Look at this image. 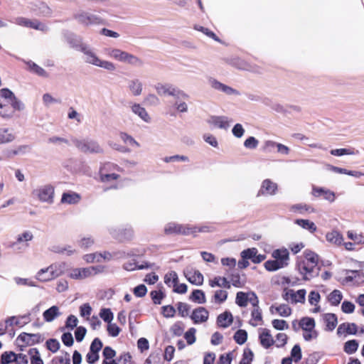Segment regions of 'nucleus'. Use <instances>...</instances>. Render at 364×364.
Returning a JSON list of instances; mask_svg holds the SVG:
<instances>
[{
    "label": "nucleus",
    "instance_id": "nucleus-1",
    "mask_svg": "<svg viewBox=\"0 0 364 364\" xmlns=\"http://www.w3.org/2000/svg\"><path fill=\"white\" fill-rule=\"evenodd\" d=\"M0 117L9 119L14 117L16 111L24 109V104L10 90H0Z\"/></svg>",
    "mask_w": 364,
    "mask_h": 364
},
{
    "label": "nucleus",
    "instance_id": "nucleus-2",
    "mask_svg": "<svg viewBox=\"0 0 364 364\" xmlns=\"http://www.w3.org/2000/svg\"><path fill=\"white\" fill-rule=\"evenodd\" d=\"M73 46L82 53L83 60L86 63L103 68L109 72H114L117 70V65L113 62L101 59L89 45L80 43L78 45H73Z\"/></svg>",
    "mask_w": 364,
    "mask_h": 364
},
{
    "label": "nucleus",
    "instance_id": "nucleus-3",
    "mask_svg": "<svg viewBox=\"0 0 364 364\" xmlns=\"http://www.w3.org/2000/svg\"><path fill=\"white\" fill-rule=\"evenodd\" d=\"M318 262L317 254L310 250L304 251L303 257L298 260L296 264L297 269L304 280H309L315 276Z\"/></svg>",
    "mask_w": 364,
    "mask_h": 364
},
{
    "label": "nucleus",
    "instance_id": "nucleus-4",
    "mask_svg": "<svg viewBox=\"0 0 364 364\" xmlns=\"http://www.w3.org/2000/svg\"><path fill=\"white\" fill-rule=\"evenodd\" d=\"M273 259H269L264 263L265 269L268 272H276L288 267L290 261V254L286 247L274 250L272 252Z\"/></svg>",
    "mask_w": 364,
    "mask_h": 364
},
{
    "label": "nucleus",
    "instance_id": "nucleus-5",
    "mask_svg": "<svg viewBox=\"0 0 364 364\" xmlns=\"http://www.w3.org/2000/svg\"><path fill=\"white\" fill-rule=\"evenodd\" d=\"M65 262H55L46 267L40 269L36 274L35 278L41 282H50L64 273Z\"/></svg>",
    "mask_w": 364,
    "mask_h": 364
},
{
    "label": "nucleus",
    "instance_id": "nucleus-6",
    "mask_svg": "<svg viewBox=\"0 0 364 364\" xmlns=\"http://www.w3.org/2000/svg\"><path fill=\"white\" fill-rule=\"evenodd\" d=\"M107 55L112 59L132 66H141L142 60L137 56L117 48L105 50Z\"/></svg>",
    "mask_w": 364,
    "mask_h": 364
},
{
    "label": "nucleus",
    "instance_id": "nucleus-7",
    "mask_svg": "<svg viewBox=\"0 0 364 364\" xmlns=\"http://www.w3.org/2000/svg\"><path fill=\"white\" fill-rule=\"evenodd\" d=\"M104 272L102 266H90L86 267H72L68 270L67 276L73 280H85Z\"/></svg>",
    "mask_w": 364,
    "mask_h": 364
},
{
    "label": "nucleus",
    "instance_id": "nucleus-8",
    "mask_svg": "<svg viewBox=\"0 0 364 364\" xmlns=\"http://www.w3.org/2000/svg\"><path fill=\"white\" fill-rule=\"evenodd\" d=\"M73 144L78 151L84 154H102L103 148L96 140L90 138H75Z\"/></svg>",
    "mask_w": 364,
    "mask_h": 364
},
{
    "label": "nucleus",
    "instance_id": "nucleus-9",
    "mask_svg": "<svg viewBox=\"0 0 364 364\" xmlns=\"http://www.w3.org/2000/svg\"><path fill=\"white\" fill-rule=\"evenodd\" d=\"M208 227H191L186 225H181L175 223H169L164 228V232L166 235L180 234L184 235H195L199 232H208Z\"/></svg>",
    "mask_w": 364,
    "mask_h": 364
},
{
    "label": "nucleus",
    "instance_id": "nucleus-10",
    "mask_svg": "<svg viewBox=\"0 0 364 364\" xmlns=\"http://www.w3.org/2000/svg\"><path fill=\"white\" fill-rule=\"evenodd\" d=\"M122 171L121 168L112 163L104 164L100 169V178L102 182L108 183L117 180L119 177L118 172Z\"/></svg>",
    "mask_w": 364,
    "mask_h": 364
},
{
    "label": "nucleus",
    "instance_id": "nucleus-11",
    "mask_svg": "<svg viewBox=\"0 0 364 364\" xmlns=\"http://www.w3.org/2000/svg\"><path fill=\"white\" fill-rule=\"evenodd\" d=\"M315 321L310 317L302 318L299 321V326L304 331L303 337L305 341H310L318 337V332L315 330Z\"/></svg>",
    "mask_w": 364,
    "mask_h": 364
},
{
    "label": "nucleus",
    "instance_id": "nucleus-12",
    "mask_svg": "<svg viewBox=\"0 0 364 364\" xmlns=\"http://www.w3.org/2000/svg\"><path fill=\"white\" fill-rule=\"evenodd\" d=\"M33 196L43 203H53L54 197V188L51 185L41 186L32 192Z\"/></svg>",
    "mask_w": 364,
    "mask_h": 364
},
{
    "label": "nucleus",
    "instance_id": "nucleus-13",
    "mask_svg": "<svg viewBox=\"0 0 364 364\" xmlns=\"http://www.w3.org/2000/svg\"><path fill=\"white\" fill-rule=\"evenodd\" d=\"M306 291L304 289L294 291L291 289H284L282 295L283 299L291 304L304 303Z\"/></svg>",
    "mask_w": 364,
    "mask_h": 364
},
{
    "label": "nucleus",
    "instance_id": "nucleus-14",
    "mask_svg": "<svg viewBox=\"0 0 364 364\" xmlns=\"http://www.w3.org/2000/svg\"><path fill=\"white\" fill-rule=\"evenodd\" d=\"M235 303L240 307H245L248 303L255 306L257 304H259V300L253 291H238L236 294Z\"/></svg>",
    "mask_w": 364,
    "mask_h": 364
},
{
    "label": "nucleus",
    "instance_id": "nucleus-15",
    "mask_svg": "<svg viewBox=\"0 0 364 364\" xmlns=\"http://www.w3.org/2000/svg\"><path fill=\"white\" fill-rule=\"evenodd\" d=\"M33 235L30 230H24L16 237V240L11 244V247L20 250L29 246V242L33 240Z\"/></svg>",
    "mask_w": 364,
    "mask_h": 364
},
{
    "label": "nucleus",
    "instance_id": "nucleus-16",
    "mask_svg": "<svg viewBox=\"0 0 364 364\" xmlns=\"http://www.w3.org/2000/svg\"><path fill=\"white\" fill-rule=\"evenodd\" d=\"M155 90L159 95L178 96L183 98H188V95L183 92L178 91L171 85L159 82L154 86Z\"/></svg>",
    "mask_w": 364,
    "mask_h": 364
},
{
    "label": "nucleus",
    "instance_id": "nucleus-17",
    "mask_svg": "<svg viewBox=\"0 0 364 364\" xmlns=\"http://www.w3.org/2000/svg\"><path fill=\"white\" fill-rule=\"evenodd\" d=\"M278 192V185L269 178L262 181L257 196H273Z\"/></svg>",
    "mask_w": 364,
    "mask_h": 364
},
{
    "label": "nucleus",
    "instance_id": "nucleus-18",
    "mask_svg": "<svg viewBox=\"0 0 364 364\" xmlns=\"http://www.w3.org/2000/svg\"><path fill=\"white\" fill-rule=\"evenodd\" d=\"M208 83L213 89L220 91L228 95L238 96L240 95V92L236 89L226 85L215 78L210 77L208 80Z\"/></svg>",
    "mask_w": 364,
    "mask_h": 364
},
{
    "label": "nucleus",
    "instance_id": "nucleus-19",
    "mask_svg": "<svg viewBox=\"0 0 364 364\" xmlns=\"http://www.w3.org/2000/svg\"><path fill=\"white\" fill-rule=\"evenodd\" d=\"M232 120L226 116H211L208 119V123L215 127L222 129H228Z\"/></svg>",
    "mask_w": 364,
    "mask_h": 364
},
{
    "label": "nucleus",
    "instance_id": "nucleus-20",
    "mask_svg": "<svg viewBox=\"0 0 364 364\" xmlns=\"http://www.w3.org/2000/svg\"><path fill=\"white\" fill-rule=\"evenodd\" d=\"M14 23L18 26L32 28L39 31L47 30V26L38 21H31L23 17H17L14 19Z\"/></svg>",
    "mask_w": 364,
    "mask_h": 364
},
{
    "label": "nucleus",
    "instance_id": "nucleus-21",
    "mask_svg": "<svg viewBox=\"0 0 364 364\" xmlns=\"http://www.w3.org/2000/svg\"><path fill=\"white\" fill-rule=\"evenodd\" d=\"M325 238L329 244L335 247L341 246L344 241L342 233L337 230H332L327 232Z\"/></svg>",
    "mask_w": 364,
    "mask_h": 364
},
{
    "label": "nucleus",
    "instance_id": "nucleus-22",
    "mask_svg": "<svg viewBox=\"0 0 364 364\" xmlns=\"http://www.w3.org/2000/svg\"><path fill=\"white\" fill-rule=\"evenodd\" d=\"M132 112L138 116L142 121L146 123H150L151 117L148 114L146 109L139 103H134L130 107Z\"/></svg>",
    "mask_w": 364,
    "mask_h": 364
},
{
    "label": "nucleus",
    "instance_id": "nucleus-23",
    "mask_svg": "<svg viewBox=\"0 0 364 364\" xmlns=\"http://www.w3.org/2000/svg\"><path fill=\"white\" fill-rule=\"evenodd\" d=\"M16 134L14 130L9 127L0 128V145L9 144L16 139Z\"/></svg>",
    "mask_w": 364,
    "mask_h": 364
},
{
    "label": "nucleus",
    "instance_id": "nucleus-24",
    "mask_svg": "<svg viewBox=\"0 0 364 364\" xmlns=\"http://www.w3.org/2000/svg\"><path fill=\"white\" fill-rule=\"evenodd\" d=\"M259 339L260 344L265 348H269L274 342L269 330L267 328L259 330Z\"/></svg>",
    "mask_w": 364,
    "mask_h": 364
},
{
    "label": "nucleus",
    "instance_id": "nucleus-25",
    "mask_svg": "<svg viewBox=\"0 0 364 364\" xmlns=\"http://www.w3.org/2000/svg\"><path fill=\"white\" fill-rule=\"evenodd\" d=\"M208 316L209 313L205 308L198 307L193 311L191 318L194 323H200L205 322L208 319Z\"/></svg>",
    "mask_w": 364,
    "mask_h": 364
},
{
    "label": "nucleus",
    "instance_id": "nucleus-26",
    "mask_svg": "<svg viewBox=\"0 0 364 364\" xmlns=\"http://www.w3.org/2000/svg\"><path fill=\"white\" fill-rule=\"evenodd\" d=\"M128 90L133 96L137 97L143 92V83L138 78H134L128 82Z\"/></svg>",
    "mask_w": 364,
    "mask_h": 364
},
{
    "label": "nucleus",
    "instance_id": "nucleus-27",
    "mask_svg": "<svg viewBox=\"0 0 364 364\" xmlns=\"http://www.w3.org/2000/svg\"><path fill=\"white\" fill-rule=\"evenodd\" d=\"M186 279L192 284L200 286L203 282V276L198 270H187L185 272Z\"/></svg>",
    "mask_w": 364,
    "mask_h": 364
},
{
    "label": "nucleus",
    "instance_id": "nucleus-28",
    "mask_svg": "<svg viewBox=\"0 0 364 364\" xmlns=\"http://www.w3.org/2000/svg\"><path fill=\"white\" fill-rule=\"evenodd\" d=\"M312 193L316 197L323 196L324 199L332 203L335 200V193L323 188L314 187L312 190Z\"/></svg>",
    "mask_w": 364,
    "mask_h": 364
},
{
    "label": "nucleus",
    "instance_id": "nucleus-29",
    "mask_svg": "<svg viewBox=\"0 0 364 364\" xmlns=\"http://www.w3.org/2000/svg\"><path fill=\"white\" fill-rule=\"evenodd\" d=\"M259 304H257L253 306V309L251 312V318L250 320V324L252 326H257L262 324V316L260 308L259 307Z\"/></svg>",
    "mask_w": 364,
    "mask_h": 364
},
{
    "label": "nucleus",
    "instance_id": "nucleus-30",
    "mask_svg": "<svg viewBox=\"0 0 364 364\" xmlns=\"http://www.w3.org/2000/svg\"><path fill=\"white\" fill-rule=\"evenodd\" d=\"M60 315L61 312L59 307L57 306H52L43 312V317L46 322H51Z\"/></svg>",
    "mask_w": 364,
    "mask_h": 364
},
{
    "label": "nucleus",
    "instance_id": "nucleus-31",
    "mask_svg": "<svg viewBox=\"0 0 364 364\" xmlns=\"http://www.w3.org/2000/svg\"><path fill=\"white\" fill-rule=\"evenodd\" d=\"M31 149L29 145H18L14 147V149L8 150L7 157L12 158L15 156L25 155L30 152Z\"/></svg>",
    "mask_w": 364,
    "mask_h": 364
},
{
    "label": "nucleus",
    "instance_id": "nucleus-32",
    "mask_svg": "<svg viewBox=\"0 0 364 364\" xmlns=\"http://www.w3.org/2000/svg\"><path fill=\"white\" fill-rule=\"evenodd\" d=\"M81 199L80 196L75 192L64 193L61 198V203L65 204H76L80 202Z\"/></svg>",
    "mask_w": 364,
    "mask_h": 364
},
{
    "label": "nucleus",
    "instance_id": "nucleus-33",
    "mask_svg": "<svg viewBox=\"0 0 364 364\" xmlns=\"http://www.w3.org/2000/svg\"><path fill=\"white\" fill-rule=\"evenodd\" d=\"M294 223L302 229L308 230L311 233H314L317 230L316 224L309 220L296 219Z\"/></svg>",
    "mask_w": 364,
    "mask_h": 364
},
{
    "label": "nucleus",
    "instance_id": "nucleus-34",
    "mask_svg": "<svg viewBox=\"0 0 364 364\" xmlns=\"http://www.w3.org/2000/svg\"><path fill=\"white\" fill-rule=\"evenodd\" d=\"M233 317L231 313L225 311L218 316L217 323L219 326L227 328L232 323Z\"/></svg>",
    "mask_w": 364,
    "mask_h": 364
},
{
    "label": "nucleus",
    "instance_id": "nucleus-35",
    "mask_svg": "<svg viewBox=\"0 0 364 364\" xmlns=\"http://www.w3.org/2000/svg\"><path fill=\"white\" fill-rule=\"evenodd\" d=\"M290 210L292 213H298V214H304L307 213H314L316 212V210L306 204H295L291 206Z\"/></svg>",
    "mask_w": 364,
    "mask_h": 364
},
{
    "label": "nucleus",
    "instance_id": "nucleus-36",
    "mask_svg": "<svg viewBox=\"0 0 364 364\" xmlns=\"http://www.w3.org/2000/svg\"><path fill=\"white\" fill-rule=\"evenodd\" d=\"M209 285L212 287H223L229 289L230 288V284L225 277H215L213 279H209Z\"/></svg>",
    "mask_w": 364,
    "mask_h": 364
},
{
    "label": "nucleus",
    "instance_id": "nucleus-37",
    "mask_svg": "<svg viewBox=\"0 0 364 364\" xmlns=\"http://www.w3.org/2000/svg\"><path fill=\"white\" fill-rule=\"evenodd\" d=\"M323 319L327 330L333 331L336 328L338 321L334 314H325L323 316Z\"/></svg>",
    "mask_w": 364,
    "mask_h": 364
},
{
    "label": "nucleus",
    "instance_id": "nucleus-38",
    "mask_svg": "<svg viewBox=\"0 0 364 364\" xmlns=\"http://www.w3.org/2000/svg\"><path fill=\"white\" fill-rule=\"evenodd\" d=\"M271 311L272 313L276 312L278 315L282 317H288L291 314V309L287 304H280L277 306H272Z\"/></svg>",
    "mask_w": 364,
    "mask_h": 364
},
{
    "label": "nucleus",
    "instance_id": "nucleus-39",
    "mask_svg": "<svg viewBox=\"0 0 364 364\" xmlns=\"http://www.w3.org/2000/svg\"><path fill=\"white\" fill-rule=\"evenodd\" d=\"M26 65H27L28 69L29 70L30 72H31L36 75H38L39 76H41V77H47L48 76L46 71L43 68L40 67L35 63H33L32 61H28L26 63Z\"/></svg>",
    "mask_w": 364,
    "mask_h": 364
},
{
    "label": "nucleus",
    "instance_id": "nucleus-40",
    "mask_svg": "<svg viewBox=\"0 0 364 364\" xmlns=\"http://www.w3.org/2000/svg\"><path fill=\"white\" fill-rule=\"evenodd\" d=\"M343 298L341 291L335 289L328 296V300L333 306H338Z\"/></svg>",
    "mask_w": 364,
    "mask_h": 364
},
{
    "label": "nucleus",
    "instance_id": "nucleus-41",
    "mask_svg": "<svg viewBox=\"0 0 364 364\" xmlns=\"http://www.w3.org/2000/svg\"><path fill=\"white\" fill-rule=\"evenodd\" d=\"M190 299L198 304H204L206 301L205 293L200 289L194 290L190 296Z\"/></svg>",
    "mask_w": 364,
    "mask_h": 364
},
{
    "label": "nucleus",
    "instance_id": "nucleus-42",
    "mask_svg": "<svg viewBox=\"0 0 364 364\" xmlns=\"http://www.w3.org/2000/svg\"><path fill=\"white\" fill-rule=\"evenodd\" d=\"M228 291L223 289L216 290L214 293L213 300L215 303L220 304L224 303L228 299Z\"/></svg>",
    "mask_w": 364,
    "mask_h": 364
},
{
    "label": "nucleus",
    "instance_id": "nucleus-43",
    "mask_svg": "<svg viewBox=\"0 0 364 364\" xmlns=\"http://www.w3.org/2000/svg\"><path fill=\"white\" fill-rule=\"evenodd\" d=\"M48 142L50 144L62 146L69 145V140L65 137L59 136H52L48 139Z\"/></svg>",
    "mask_w": 364,
    "mask_h": 364
},
{
    "label": "nucleus",
    "instance_id": "nucleus-44",
    "mask_svg": "<svg viewBox=\"0 0 364 364\" xmlns=\"http://www.w3.org/2000/svg\"><path fill=\"white\" fill-rule=\"evenodd\" d=\"M20 320L21 318L16 316H11L7 318L5 321V326H2L0 328V335H3L5 333L6 328L8 326H19L21 324Z\"/></svg>",
    "mask_w": 364,
    "mask_h": 364
},
{
    "label": "nucleus",
    "instance_id": "nucleus-45",
    "mask_svg": "<svg viewBox=\"0 0 364 364\" xmlns=\"http://www.w3.org/2000/svg\"><path fill=\"white\" fill-rule=\"evenodd\" d=\"M347 237L348 239L353 241L355 245H364V235L363 234L357 233L353 230L347 232Z\"/></svg>",
    "mask_w": 364,
    "mask_h": 364
},
{
    "label": "nucleus",
    "instance_id": "nucleus-46",
    "mask_svg": "<svg viewBox=\"0 0 364 364\" xmlns=\"http://www.w3.org/2000/svg\"><path fill=\"white\" fill-rule=\"evenodd\" d=\"M102 254L99 252L87 254L83 256V259L87 263H94L102 262Z\"/></svg>",
    "mask_w": 364,
    "mask_h": 364
},
{
    "label": "nucleus",
    "instance_id": "nucleus-47",
    "mask_svg": "<svg viewBox=\"0 0 364 364\" xmlns=\"http://www.w3.org/2000/svg\"><path fill=\"white\" fill-rule=\"evenodd\" d=\"M178 282V274L174 271H171L166 274L164 277V282L168 287H173Z\"/></svg>",
    "mask_w": 364,
    "mask_h": 364
},
{
    "label": "nucleus",
    "instance_id": "nucleus-48",
    "mask_svg": "<svg viewBox=\"0 0 364 364\" xmlns=\"http://www.w3.org/2000/svg\"><path fill=\"white\" fill-rule=\"evenodd\" d=\"M33 337H36V335L27 333H22L18 336L17 341L18 343H22L25 345H31L33 343Z\"/></svg>",
    "mask_w": 364,
    "mask_h": 364
},
{
    "label": "nucleus",
    "instance_id": "nucleus-49",
    "mask_svg": "<svg viewBox=\"0 0 364 364\" xmlns=\"http://www.w3.org/2000/svg\"><path fill=\"white\" fill-rule=\"evenodd\" d=\"M144 102L149 106H157L160 104V100L155 94L150 93L144 97Z\"/></svg>",
    "mask_w": 364,
    "mask_h": 364
},
{
    "label": "nucleus",
    "instance_id": "nucleus-50",
    "mask_svg": "<svg viewBox=\"0 0 364 364\" xmlns=\"http://www.w3.org/2000/svg\"><path fill=\"white\" fill-rule=\"evenodd\" d=\"M358 348V343L355 340L347 341L344 345V351L348 354L354 353Z\"/></svg>",
    "mask_w": 364,
    "mask_h": 364
},
{
    "label": "nucleus",
    "instance_id": "nucleus-51",
    "mask_svg": "<svg viewBox=\"0 0 364 364\" xmlns=\"http://www.w3.org/2000/svg\"><path fill=\"white\" fill-rule=\"evenodd\" d=\"M258 252V250L255 247L248 248L246 250H244L241 252L240 255L242 259H251L252 262L253 261V259L255 258V256H256V253Z\"/></svg>",
    "mask_w": 364,
    "mask_h": 364
},
{
    "label": "nucleus",
    "instance_id": "nucleus-52",
    "mask_svg": "<svg viewBox=\"0 0 364 364\" xmlns=\"http://www.w3.org/2000/svg\"><path fill=\"white\" fill-rule=\"evenodd\" d=\"M16 358V354L12 351L5 352L1 355V364H9L13 362H15V359Z\"/></svg>",
    "mask_w": 364,
    "mask_h": 364
},
{
    "label": "nucleus",
    "instance_id": "nucleus-53",
    "mask_svg": "<svg viewBox=\"0 0 364 364\" xmlns=\"http://www.w3.org/2000/svg\"><path fill=\"white\" fill-rule=\"evenodd\" d=\"M100 316L107 323L112 322L114 318L113 313L111 311L110 309L107 308H103L100 310Z\"/></svg>",
    "mask_w": 364,
    "mask_h": 364
},
{
    "label": "nucleus",
    "instance_id": "nucleus-54",
    "mask_svg": "<svg viewBox=\"0 0 364 364\" xmlns=\"http://www.w3.org/2000/svg\"><path fill=\"white\" fill-rule=\"evenodd\" d=\"M247 338V333L245 330H238L234 335L235 342L240 345L245 343Z\"/></svg>",
    "mask_w": 364,
    "mask_h": 364
},
{
    "label": "nucleus",
    "instance_id": "nucleus-55",
    "mask_svg": "<svg viewBox=\"0 0 364 364\" xmlns=\"http://www.w3.org/2000/svg\"><path fill=\"white\" fill-rule=\"evenodd\" d=\"M196 329L194 328H189L184 334V338L186 339L188 345H192L196 342Z\"/></svg>",
    "mask_w": 364,
    "mask_h": 364
},
{
    "label": "nucleus",
    "instance_id": "nucleus-56",
    "mask_svg": "<svg viewBox=\"0 0 364 364\" xmlns=\"http://www.w3.org/2000/svg\"><path fill=\"white\" fill-rule=\"evenodd\" d=\"M107 331L110 336L117 337L119 334L121 329L116 323L110 322L107 323Z\"/></svg>",
    "mask_w": 364,
    "mask_h": 364
},
{
    "label": "nucleus",
    "instance_id": "nucleus-57",
    "mask_svg": "<svg viewBox=\"0 0 364 364\" xmlns=\"http://www.w3.org/2000/svg\"><path fill=\"white\" fill-rule=\"evenodd\" d=\"M15 283L18 286L36 287V284L33 280L28 278L15 277Z\"/></svg>",
    "mask_w": 364,
    "mask_h": 364
},
{
    "label": "nucleus",
    "instance_id": "nucleus-58",
    "mask_svg": "<svg viewBox=\"0 0 364 364\" xmlns=\"http://www.w3.org/2000/svg\"><path fill=\"white\" fill-rule=\"evenodd\" d=\"M119 137L125 144L132 145V146H139V143L130 135L127 134L124 132H121L119 134Z\"/></svg>",
    "mask_w": 364,
    "mask_h": 364
},
{
    "label": "nucleus",
    "instance_id": "nucleus-59",
    "mask_svg": "<svg viewBox=\"0 0 364 364\" xmlns=\"http://www.w3.org/2000/svg\"><path fill=\"white\" fill-rule=\"evenodd\" d=\"M29 354L31 355V364H43L37 349H30Z\"/></svg>",
    "mask_w": 364,
    "mask_h": 364
},
{
    "label": "nucleus",
    "instance_id": "nucleus-60",
    "mask_svg": "<svg viewBox=\"0 0 364 364\" xmlns=\"http://www.w3.org/2000/svg\"><path fill=\"white\" fill-rule=\"evenodd\" d=\"M331 154L333 156H341L343 155H354L355 152L350 149H332Z\"/></svg>",
    "mask_w": 364,
    "mask_h": 364
},
{
    "label": "nucleus",
    "instance_id": "nucleus-61",
    "mask_svg": "<svg viewBox=\"0 0 364 364\" xmlns=\"http://www.w3.org/2000/svg\"><path fill=\"white\" fill-rule=\"evenodd\" d=\"M291 358L298 362L301 358V350L299 345H295L291 351Z\"/></svg>",
    "mask_w": 364,
    "mask_h": 364
},
{
    "label": "nucleus",
    "instance_id": "nucleus-62",
    "mask_svg": "<svg viewBox=\"0 0 364 364\" xmlns=\"http://www.w3.org/2000/svg\"><path fill=\"white\" fill-rule=\"evenodd\" d=\"M253 359V353L247 349L243 353L242 358L240 362V364H251Z\"/></svg>",
    "mask_w": 364,
    "mask_h": 364
},
{
    "label": "nucleus",
    "instance_id": "nucleus-63",
    "mask_svg": "<svg viewBox=\"0 0 364 364\" xmlns=\"http://www.w3.org/2000/svg\"><path fill=\"white\" fill-rule=\"evenodd\" d=\"M355 308V305L348 301H344L341 305V310L345 314H352Z\"/></svg>",
    "mask_w": 364,
    "mask_h": 364
},
{
    "label": "nucleus",
    "instance_id": "nucleus-64",
    "mask_svg": "<svg viewBox=\"0 0 364 364\" xmlns=\"http://www.w3.org/2000/svg\"><path fill=\"white\" fill-rule=\"evenodd\" d=\"M272 326L277 330H284L289 328V325L284 320L274 319L272 321Z\"/></svg>",
    "mask_w": 364,
    "mask_h": 364
}]
</instances>
